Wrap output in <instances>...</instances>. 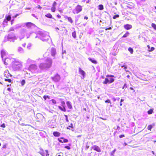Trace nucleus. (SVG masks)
<instances>
[{
    "label": "nucleus",
    "instance_id": "412c9836",
    "mask_svg": "<svg viewBox=\"0 0 156 156\" xmlns=\"http://www.w3.org/2000/svg\"><path fill=\"white\" fill-rule=\"evenodd\" d=\"M58 108L62 111L65 112L66 111V109L65 107H62L61 106H58Z\"/></svg>",
    "mask_w": 156,
    "mask_h": 156
},
{
    "label": "nucleus",
    "instance_id": "2eb2a0df",
    "mask_svg": "<svg viewBox=\"0 0 156 156\" xmlns=\"http://www.w3.org/2000/svg\"><path fill=\"white\" fill-rule=\"evenodd\" d=\"M132 26L131 25L127 24L124 25V28L126 30H129L132 28Z\"/></svg>",
    "mask_w": 156,
    "mask_h": 156
},
{
    "label": "nucleus",
    "instance_id": "4468645a",
    "mask_svg": "<svg viewBox=\"0 0 156 156\" xmlns=\"http://www.w3.org/2000/svg\"><path fill=\"white\" fill-rule=\"evenodd\" d=\"M79 73L83 76V78L85 74V72L80 68H79Z\"/></svg>",
    "mask_w": 156,
    "mask_h": 156
},
{
    "label": "nucleus",
    "instance_id": "473e14b6",
    "mask_svg": "<svg viewBox=\"0 0 156 156\" xmlns=\"http://www.w3.org/2000/svg\"><path fill=\"white\" fill-rule=\"evenodd\" d=\"M115 80L114 78H112L110 79L109 80V83H113Z\"/></svg>",
    "mask_w": 156,
    "mask_h": 156
},
{
    "label": "nucleus",
    "instance_id": "9b49d317",
    "mask_svg": "<svg viewBox=\"0 0 156 156\" xmlns=\"http://www.w3.org/2000/svg\"><path fill=\"white\" fill-rule=\"evenodd\" d=\"M91 148L93 149L94 151H95L98 152H100L101 151V149L100 147L96 145H94Z\"/></svg>",
    "mask_w": 156,
    "mask_h": 156
},
{
    "label": "nucleus",
    "instance_id": "5701e85b",
    "mask_svg": "<svg viewBox=\"0 0 156 156\" xmlns=\"http://www.w3.org/2000/svg\"><path fill=\"white\" fill-rule=\"evenodd\" d=\"M108 83H109V80L108 78H106L105 81L103 82V83L104 84H106Z\"/></svg>",
    "mask_w": 156,
    "mask_h": 156
},
{
    "label": "nucleus",
    "instance_id": "393cba45",
    "mask_svg": "<svg viewBox=\"0 0 156 156\" xmlns=\"http://www.w3.org/2000/svg\"><path fill=\"white\" fill-rule=\"evenodd\" d=\"M4 75L5 76L7 77V76H9L10 74L9 73V71L8 70H6L4 73Z\"/></svg>",
    "mask_w": 156,
    "mask_h": 156
},
{
    "label": "nucleus",
    "instance_id": "7c9ffc66",
    "mask_svg": "<svg viewBox=\"0 0 156 156\" xmlns=\"http://www.w3.org/2000/svg\"><path fill=\"white\" fill-rule=\"evenodd\" d=\"M129 33L127 31L126 34L123 36V37H126L129 36Z\"/></svg>",
    "mask_w": 156,
    "mask_h": 156
},
{
    "label": "nucleus",
    "instance_id": "2f4dec72",
    "mask_svg": "<svg viewBox=\"0 0 156 156\" xmlns=\"http://www.w3.org/2000/svg\"><path fill=\"white\" fill-rule=\"evenodd\" d=\"M128 50L130 52L131 54L133 53V48L130 47L128 49Z\"/></svg>",
    "mask_w": 156,
    "mask_h": 156
},
{
    "label": "nucleus",
    "instance_id": "ddd939ff",
    "mask_svg": "<svg viewBox=\"0 0 156 156\" xmlns=\"http://www.w3.org/2000/svg\"><path fill=\"white\" fill-rule=\"evenodd\" d=\"M58 140L61 143H67L68 142V140L66 139H65L64 138H58Z\"/></svg>",
    "mask_w": 156,
    "mask_h": 156
},
{
    "label": "nucleus",
    "instance_id": "9d476101",
    "mask_svg": "<svg viewBox=\"0 0 156 156\" xmlns=\"http://www.w3.org/2000/svg\"><path fill=\"white\" fill-rule=\"evenodd\" d=\"M51 79L55 81L58 82L60 80V77L59 75L57 74L55 77H51Z\"/></svg>",
    "mask_w": 156,
    "mask_h": 156
},
{
    "label": "nucleus",
    "instance_id": "bb28decb",
    "mask_svg": "<svg viewBox=\"0 0 156 156\" xmlns=\"http://www.w3.org/2000/svg\"><path fill=\"white\" fill-rule=\"evenodd\" d=\"M45 16L49 18H52V16L50 13L47 14L45 15Z\"/></svg>",
    "mask_w": 156,
    "mask_h": 156
},
{
    "label": "nucleus",
    "instance_id": "7ed1b4c3",
    "mask_svg": "<svg viewBox=\"0 0 156 156\" xmlns=\"http://www.w3.org/2000/svg\"><path fill=\"white\" fill-rule=\"evenodd\" d=\"M22 63L18 60L15 59L12 62V67L15 71L19 70L22 67Z\"/></svg>",
    "mask_w": 156,
    "mask_h": 156
},
{
    "label": "nucleus",
    "instance_id": "f8f14e48",
    "mask_svg": "<svg viewBox=\"0 0 156 156\" xmlns=\"http://www.w3.org/2000/svg\"><path fill=\"white\" fill-rule=\"evenodd\" d=\"M56 54V49L55 48H52L51 49V54L52 56L55 57V55Z\"/></svg>",
    "mask_w": 156,
    "mask_h": 156
},
{
    "label": "nucleus",
    "instance_id": "680f3d73",
    "mask_svg": "<svg viewBox=\"0 0 156 156\" xmlns=\"http://www.w3.org/2000/svg\"><path fill=\"white\" fill-rule=\"evenodd\" d=\"M36 7L38 9H41L42 8L39 5L37 6Z\"/></svg>",
    "mask_w": 156,
    "mask_h": 156
},
{
    "label": "nucleus",
    "instance_id": "bf43d9fd",
    "mask_svg": "<svg viewBox=\"0 0 156 156\" xmlns=\"http://www.w3.org/2000/svg\"><path fill=\"white\" fill-rule=\"evenodd\" d=\"M125 136L124 135H120L119 136V137L120 138H122L124 137Z\"/></svg>",
    "mask_w": 156,
    "mask_h": 156
},
{
    "label": "nucleus",
    "instance_id": "c85d7f7f",
    "mask_svg": "<svg viewBox=\"0 0 156 156\" xmlns=\"http://www.w3.org/2000/svg\"><path fill=\"white\" fill-rule=\"evenodd\" d=\"M67 19L68 21L69 22L71 23H73V20L71 17H67Z\"/></svg>",
    "mask_w": 156,
    "mask_h": 156
},
{
    "label": "nucleus",
    "instance_id": "ea45409f",
    "mask_svg": "<svg viewBox=\"0 0 156 156\" xmlns=\"http://www.w3.org/2000/svg\"><path fill=\"white\" fill-rule=\"evenodd\" d=\"M119 17V15H114L113 16V19H116L117 18H118Z\"/></svg>",
    "mask_w": 156,
    "mask_h": 156
},
{
    "label": "nucleus",
    "instance_id": "09e8293b",
    "mask_svg": "<svg viewBox=\"0 0 156 156\" xmlns=\"http://www.w3.org/2000/svg\"><path fill=\"white\" fill-rule=\"evenodd\" d=\"M105 103H111L110 100L109 99H108L105 101Z\"/></svg>",
    "mask_w": 156,
    "mask_h": 156
},
{
    "label": "nucleus",
    "instance_id": "39448f33",
    "mask_svg": "<svg viewBox=\"0 0 156 156\" xmlns=\"http://www.w3.org/2000/svg\"><path fill=\"white\" fill-rule=\"evenodd\" d=\"M82 9V6L80 5H78L75 7V8L74 9H73V12L74 14H78L81 11Z\"/></svg>",
    "mask_w": 156,
    "mask_h": 156
},
{
    "label": "nucleus",
    "instance_id": "774afa93",
    "mask_svg": "<svg viewBox=\"0 0 156 156\" xmlns=\"http://www.w3.org/2000/svg\"><path fill=\"white\" fill-rule=\"evenodd\" d=\"M7 90L9 91H11V89L10 88H7Z\"/></svg>",
    "mask_w": 156,
    "mask_h": 156
},
{
    "label": "nucleus",
    "instance_id": "c9c22d12",
    "mask_svg": "<svg viewBox=\"0 0 156 156\" xmlns=\"http://www.w3.org/2000/svg\"><path fill=\"white\" fill-rule=\"evenodd\" d=\"M151 26L155 30H156V25L154 23H152L151 24Z\"/></svg>",
    "mask_w": 156,
    "mask_h": 156
},
{
    "label": "nucleus",
    "instance_id": "864d4df0",
    "mask_svg": "<svg viewBox=\"0 0 156 156\" xmlns=\"http://www.w3.org/2000/svg\"><path fill=\"white\" fill-rule=\"evenodd\" d=\"M65 148H66L68 150H69L70 149V147L69 146H65Z\"/></svg>",
    "mask_w": 156,
    "mask_h": 156
},
{
    "label": "nucleus",
    "instance_id": "49530a36",
    "mask_svg": "<svg viewBox=\"0 0 156 156\" xmlns=\"http://www.w3.org/2000/svg\"><path fill=\"white\" fill-rule=\"evenodd\" d=\"M106 77H114V76L112 75H107L106 76Z\"/></svg>",
    "mask_w": 156,
    "mask_h": 156
},
{
    "label": "nucleus",
    "instance_id": "6ab92c4d",
    "mask_svg": "<svg viewBox=\"0 0 156 156\" xmlns=\"http://www.w3.org/2000/svg\"><path fill=\"white\" fill-rule=\"evenodd\" d=\"M66 104L69 108L71 109L72 108V106L71 105V102L69 101L66 102Z\"/></svg>",
    "mask_w": 156,
    "mask_h": 156
},
{
    "label": "nucleus",
    "instance_id": "4c0bfd02",
    "mask_svg": "<svg viewBox=\"0 0 156 156\" xmlns=\"http://www.w3.org/2000/svg\"><path fill=\"white\" fill-rule=\"evenodd\" d=\"M43 98L45 100H46L47 98H48V99H50L49 96H45L44 95L43 96Z\"/></svg>",
    "mask_w": 156,
    "mask_h": 156
},
{
    "label": "nucleus",
    "instance_id": "c03bdc74",
    "mask_svg": "<svg viewBox=\"0 0 156 156\" xmlns=\"http://www.w3.org/2000/svg\"><path fill=\"white\" fill-rule=\"evenodd\" d=\"M57 5V3L55 2H54L52 5V7H55Z\"/></svg>",
    "mask_w": 156,
    "mask_h": 156
},
{
    "label": "nucleus",
    "instance_id": "603ef678",
    "mask_svg": "<svg viewBox=\"0 0 156 156\" xmlns=\"http://www.w3.org/2000/svg\"><path fill=\"white\" fill-rule=\"evenodd\" d=\"M0 126H1V127H3V128H5V124H4V123H3V124H2V125H1Z\"/></svg>",
    "mask_w": 156,
    "mask_h": 156
},
{
    "label": "nucleus",
    "instance_id": "37998d69",
    "mask_svg": "<svg viewBox=\"0 0 156 156\" xmlns=\"http://www.w3.org/2000/svg\"><path fill=\"white\" fill-rule=\"evenodd\" d=\"M5 81H8L9 82H11L12 80L11 79H5Z\"/></svg>",
    "mask_w": 156,
    "mask_h": 156
},
{
    "label": "nucleus",
    "instance_id": "79ce46f5",
    "mask_svg": "<svg viewBox=\"0 0 156 156\" xmlns=\"http://www.w3.org/2000/svg\"><path fill=\"white\" fill-rule=\"evenodd\" d=\"M25 83V81L24 80H23L21 82V84L22 85H23Z\"/></svg>",
    "mask_w": 156,
    "mask_h": 156
},
{
    "label": "nucleus",
    "instance_id": "a18cd8bd",
    "mask_svg": "<svg viewBox=\"0 0 156 156\" xmlns=\"http://www.w3.org/2000/svg\"><path fill=\"white\" fill-rule=\"evenodd\" d=\"M6 147H7V144H5L4 145H3L2 148H3V149H5V148H6Z\"/></svg>",
    "mask_w": 156,
    "mask_h": 156
},
{
    "label": "nucleus",
    "instance_id": "a211bd4d",
    "mask_svg": "<svg viewBox=\"0 0 156 156\" xmlns=\"http://www.w3.org/2000/svg\"><path fill=\"white\" fill-rule=\"evenodd\" d=\"M5 18H6V19L4 20V22L7 23L8 21H9L11 20V16L9 15L7 16H6Z\"/></svg>",
    "mask_w": 156,
    "mask_h": 156
},
{
    "label": "nucleus",
    "instance_id": "cd10ccee",
    "mask_svg": "<svg viewBox=\"0 0 156 156\" xmlns=\"http://www.w3.org/2000/svg\"><path fill=\"white\" fill-rule=\"evenodd\" d=\"M154 126V125H150L148 126L147 129L148 130H151V129Z\"/></svg>",
    "mask_w": 156,
    "mask_h": 156
},
{
    "label": "nucleus",
    "instance_id": "de8ad7c7",
    "mask_svg": "<svg viewBox=\"0 0 156 156\" xmlns=\"http://www.w3.org/2000/svg\"><path fill=\"white\" fill-rule=\"evenodd\" d=\"M64 116L65 117L66 120V121L67 122H69V120H68V119L67 116V115H64Z\"/></svg>",
    "mask_w": 156,
    "mask_h": 156
},
{
    "label": "nucleus",
    "instance_id": "3c124183",
    "mask_svg": "<svg viewBox=\"0 0 156 156\" xmlns=\"http://www.w3.org/2000/svg\"><path fill=\"white\" fill-rule=\"evenodd\" d=\"M114 129H120V127L119 126H117L114 127Z\"/></svg>",
    "mask_w": 156,
    "mask_h": 156
},
{
    "label": "nucleus",
    "instance_id": "b1692460",
    "mask_svg": "<svg viewBox=\"0 0 156 156\" xmlns=\"http://www.w3.org/2000/svg\"><path fill=\"white\" fill-rule=\"evenodd\" d=\"M53 135L55 136H60V133L57 132H54L53 133Z\"/></svg>",
    "mask_w": 156,
    "mask_h": 156
},
{
    "label": "nucleus",
    "instance_id": "338daca9",
    "mask_svg": "<svg viewBox=\"0 0 156 156\" xmlns=\"http://www.w3.org/2000/svg\"><path fill=\"white\" fill-rule=\"evenodd\" d=\"M57 17L59 18H60L61 17V16L59 15H57Z\"/></svg>",
    "mask_w": 156,
    "mask_h": 156
},
{
    "label": "nucleus",
    "instance_id": "13d9d810",
    "mask_svg": "<svg viewBox=\"0 0 156 156\" xmlns=\"http://www.w3.org/2000/svg\"><path fill=\"white\" fill-rule=\"evenodd\" d=\"M19 15V14H16L15 16H13L12 17L13 18H16Z\"/></svg>",
    "mask_w": 156,
    "mask_h": 156
},
{
    "label": "nucleus",
    "instance_id": "4d7b16f0",
    "mask_svg": "<svg viewBox=\"0 0 156 156\" xmlns=\"http://www.w3.org/2000/svg\"><path fill=\"white\" fill-rule=\"evenodd\" d=\"M154 48L153 47H151V49L150 50H149V51H153V50H154Z\"/></svg>",
    "mask_w": 156,
    "mask_h": 156
},
{
    "label": "nucleus",
    "instance_id": "dca6fc26",
    "mask_svg": "<svg viewBox=\"0 0 156 156\" xmlns=\"http://www.w3.org/2000/svg\"><path fill=\"white\" fill-rule=\"evenodd\" d=\"M7 54V52L4 50H2L1 51V57L2 58Z\"/></svg>",
    "mask_w": 156,
    "mask_h": 156
},
{
    "label": "nucleus",
    "instance_id": "f704fd0d",
    "mask_svg": "<svg viewBox=\"0 0 156 156\" xmlns=\"http://www.w3.org/2000/svg\"><path fill=\"white\" fill-rule=\"evenodd\" d=\"M153 112V110L152 109H151L148 110L147 112V113L148 114L150 115Z\"/></svg>",
    "mask_w": 156,
    "mask_h": 156
},
{
    "label": "nucleus",
    "instance_id": "a878e982",
    "mask_svg": "<svg viewBox=\"0 0 156 156\" xmlns=\"http://www.w3.org/2000/svg\"><path fill=\"white\" fill-rule=\"evenodd\" d=\"M116 149H114V150L112 151L110 153V155L111 156H114V154L115 153V152L116 151Z\"/></svg>",
    "mask_w": 156,
    "mask_h": 156
},
{
    "label": "nucleus",
    "instance_id": "69168bd1",
    "mask_svg": "<svg viewBox=\"0 0 156 156\" xmlns=\"http://www.w3.org/2000/svg\"><path fill=\"white\" fill-rule=\"evenodd\" d=\"M14 20H11V24L12 25L13 23V22H14Z\"/></svg>",
    "mask_w": 156,
    "mask_h": 156
},
{
    "label": "nucleus",
    "instance_id": "72a5a7b5",
    "mask_svg": "<svg viewBox=\"0 0 156 156\" xmlns=\"http://www.w3.org/2000/svg\"><path fill=\"white\" fill-rule=\"evenodd\" d=\"M72 35L73 37V38H76V33L75 31L72 33Z\"/></svg>",
    "mask_w": 156,
    "mask_h": 156
},
{
    "label": "nucleus",
    "instance_id": "58836bf2",
    "mask_svg": "<svg viewBox=\"0 0 156 156\" xmlns=\"http://www.w3.org/2000/svg\"><path fill=\"white\" fill-rule=\"evenodd\" d=\"M51 10L52 12H55V7L52 6L51 8Z\"/></svg>",
    "mask_w": 156,
    "mask_h": 156
},
{
    "label": "nucleus",
    "instance_id": "20e7f679",
    "mask_svg": "<svg viewBox=\"0 0 156 156\" xmlns=\"http://www.w3.org/2000/svg\"><path fill=\"white\" fill-rule=\"evenodd\" d=\"M29 70L32 73H36L39 72V69L37 66L35 64H32L30 66L29 68Z\"/></svg>",
    "mask_w": 156,
    "mask_h": 156
},
{
    "label": "nucleus",
    "instance_id": "4be33fe9",
    "mask_svg": "<svg viewBox=\"0 0 156 156\" xmlns=\"http://www.w3.org/2000/svg\"><path fill=\"white\" fill-rule=\"evenodd\" d=\"M88 60L91 61L93 63L96 64L97 63V61L94 59H92L90 58H88Z\"/></svg>",
    "mask_w": 156,
    "mask_h": 156
},
{
    "label": "nucleus",
    "instance_id": "aec40b11",
    "mask_svg": "<svg viewBox=\"0 0 156 156\" xmlns=\"http://www.w3.org/2000/svg\"><path fill=\"white\" fill-rule=\"evenodd\" d=\"M18 51L20 53H22L24 52V50L22 48L19 47L18 48Z\"/></svg>",
    "mask_w": 156,
    "mask_h": 156
},
{
    "label": "nucleus",
    "instance_id": "f3484780",
    "mask_svg": "<svg viewBox=\"0 0 156 156\" xmlns=\"http://www.w3.org/2000/svg\"><path fill=\"white\" fill-rule=\"evenodd\" d=\"M24 27V23H22L21 24H17L15 26V28L16 29H19L21 27Z\"/></svg>",
    "mask_w": 156,
    "mask_h": 156
},
{
    "label": "nucleus",
    "instance_id": "6e6d98bb",
    "mask_svg": "<svg viewBox=\"0 0 156 156\" xmlns=\"http://www.w3.org/2000/svg\"><path fill=\"white\" fill-rule=\"evenodd\" d=\"M14 28L13 27H11L10 29H9V31H14Z\"/></svg>",
    "mask_w": 156,
    "mask_h": 156
},
{
    "label": "nucleus",
    "instance_id": "f03ea898",
    "mask_svg": "<svg viewBox=\"0 0 156 156\" xmlns=\"http://www.w3.org/2000/svg\"><path fill=\"white\" fill-rule=\"evenodd\" d=\"M37 37H39L41 40L43 41H46L49 40L50 37L48 33L39 32L35 38H37Z\"/></svg>",
    "mask_w": 156,
    "mask_h": 156
},
{
    "label": "nucleus",
    "instance_id": "6e6552de",
    "mask_svg": "<svg viewBox=\"0 0 156 156\" xmlns=\"http://www.w3.org/2000/svg\"><path fill=\"white\" fill-rule=\"evenodd\" d=\"M27 32V30L24 29H23L21 30L20 31V34L21 35L20 38V39L23 38L25 36V34Z\"/></svg>",
    "mask_w": 156,
    "mask_h": 156
},
{
    "label": "nucleus",
    "instance_id": "1a4fd4ad",
    "mask_svg": "<svg viewBox=\"0 0 156 156\" xmlns=\"http://www.w3.org/2000/svg\"><path fill=\"white\" fill-rule=\"evenodd\" d=\"M24 26H26L28 28L35 26V24L31 22L24 23Z\"/></svg>",
    "mask_w": 156,
    "mask_h": 156
},
{
    "label": "nucleus",
    "instance_id": "0e129e2a",
    "mask_svg": "<svg viewBox=\"0 0 156 156\" xmlns=\"http://www.w3.org/2000/svg\"><path fill=\"white\" fill-rule=\"evenodd\" d=\"M112 29V28L111 27H109L108 28L106 29L105 30H111Z\"/></svg>",
    "mask_w": 156,
    "mask_h": 156
},
{
    "label": "nucleus",
    "instance_id": "e2e57ef3",
    "mask_svg": "<svg viewBox=\"0 0 156 156\" xmlns=\"http://www.w3.org/2000/svg\"><path fill=\"white\" fill-rule=\"evenodd\" d=\"M26 36H27V38H29V34H26Z\"/></svg>",
    "mask_w": 156,
    "mask_h": 156
},
{
    "label": "nucleus",
    "instance_id": "5fc2aeb1",
    "mask_svg": "<svg viewBox=\"0 0 156 156\" xmlns=\"http://www.w3.org/2000/svg\"><path fill=\"white\" fill-rule=\"evenodd\" d=\"M127 87L126 84V83H125L123 87H122V89H124V88H126Z\"/></svg>",
    "mask_w": 156,
    "mask_h": 156
},
{
    "label": "nucleus",
    "instance_id": "052dcab7",
    "mask_svg": "<svg viewBox=\"0 0 156 156\" xmlns=\"http://www.w3.org/2000/svg\"><path fill=\"white\" fill-rule=\"evenodd\" d=\"M69 127H71L72 128H73V125L72 123H71L69 126Z\"/></svg>",
    "mask_w": 156,
    "mask_h": 156
},
{
    "label": "nucleus",
    "instance_id": "8fccbe9b",
    "mask_svg": "<svg viewBox=\"0 0 156 156\" xmlns=\"http://www.w3.org/2000/svg\"><path fill=\"white\" fill-rule=\"evenodd\" d=\"M51 101L54 104H56V101L54 99H52Z\"/></svg>",
    "mask_w": 156,
    "mask_h": 156
},
{
    "label": "nucleus",
    "instance_id": "f257e3e1",
    "mask_svg": "<svg viewBox=\"0 0 156 156\" xmlns=\"http://www.w3.org/2000/svg\"><path fill=\"white\" fill-rule=\"evenodd\" d=\"M52 60L50 58H47L45 60L44 63H41L39 65V67L41 69L50 68L52 65Z\"/></svg>",
    "mask_w": 156,
    "mask_h": 156
},
{
    "label": "nucleus",
    "instance_id": "c756f323",
    "mask_svg": "<svg viewBox=\"0 0 156 156\" xmlns=\"http://www.w3.org/2000/svg\"><path fill=\"white\" fill-rule=\"evenodd\" d=\"M99 9L100 10H102L104 9L103 6L102 5H100L98 6Z\"/></svg>",
    "mask_w": 156,
    "mask_h": 156
},
{
    "label": "nucleus",
    "instance_id": "423d86ee",
    "mask_svg": "<svg viewBox=\"0 0 156 156\" xmlns=\"http://www.w3.org/2000/svg\"><path fill=\"white\" fill-rule=\"evenodd\" d=\"M8 39L9 41H14L15 40L17 39V38L14 34L12 33L8 35Z\"/></svg>",
    "mask_w": 156,
    "mask_h": 156
},
{
    "label": "nucleus",
    "instance_id": "e433bc0d",
    "mask_svg": "<svg viewBox=\"0 0 156 156\" xmlns=\"http://www.w3.org/2000/svg\"><path fill=\"white\" fill-rule=\"evenodd\" d=\"M61 106L62 107H65V103L64 101H61Z\"/></svg>",
    "mask_w": 156,
    "mask_h": 156
},
{
    "label": "nucleus",
    "instance_id": "a19ab883",
    "mask_svg": "<svg viewBox=\"0 0 156 156\" xmlns=\"http://www.w3.org/2000/svg\"><path fill=\"white\" fill-rule=\"evenodd\" d=\"M31 44H30V43L28 44L27 46V48L29 49H30V48L31 47Z\"/></svg>",
    "mask_w": 156,
    "mask_h": 156
},
{
    "label": "nucleus",
    "instance_id": "0eeeda50",
    "mask_svg": "<svg viewBox=\"0 0 156 156\" xmlns=\"http://www.w3.org/2000/svg\"><path fill=\"white\" fill-rule=\"evenodd\" d=\"M45 153H44V151L42 149L40 148V151L39 153H40L42 156H47L49 155L48 154V151L47 150L45 151Z\"/></svg>",
    "mask_w": 156,
    "mask_h": 156
}]
</instances>
